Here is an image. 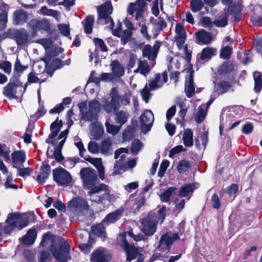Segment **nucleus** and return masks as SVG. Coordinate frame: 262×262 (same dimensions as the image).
<instances>
[{
    "label": "nucleus",
    "instance_id": "f257e3e1",
    "mask_svg": "<svg viewBox=\"0 0 262 262\" xmlns=\"http://www.w3.org/2000/svg\"><path fill=\"white\" fill-rule=\"evenodd\" d=\"M81 178L85 188L89 190V194L91 196L90 200L98 204L104 203L107 201L111 202V195L107 186L104 184L96 185L98 181L96 171L90 168H83L80 170Z\"/></svg>",
    "mask_w": 262,
    "mask_h": 262
},
{
    "label": "nucleus",
    "instance_id": "f03ea898",
    "mask_svg": "<svg viewBox=\"0 0 262 262\" xmlns=\"http://www.w3.org/2000/svg\"><path fill=\"white\" fill-rule=\"evenodd\" d=\"M165 216V207L161 208L157 213L149 212L146 216L140 220L142 231L147 236L153 235L157 230L158 221L162 224L164 222Z\"/></svg>",
    "mask_w": 262,
    "mask_h": 262
},
{
    "label": "nucleus",
    "instance_id": "7ed1b4c3",
    "mask_svg": "<svg viewBox=\"0 0 262 262\" xmlns=\"http://www.w3.org/2000/svg\"><path fill=\"white\" fill-rule=\"evenodd\" d=\"M28 222L27 217L18 212L9 213L5 222L0 223V230L6 234H10L15 228L22 229L28 225Z\"/></svg>",
    "mask_w": 262,
    "mask_h": 262
},
{
    "label": "nucleus",
    "instance_id": "20e7f679",
    "mask_svg": "<svg viewBox=\"0 0 262 262\" xmlns=\"http://www.w3.org/2000/svg\"><path fill=\"white\" fill-rule=\"evenodd\" d=\"M70 247L65 239L59 237L53 241L50 250L58 262H66L71 259Z\"/></svg>",
    "mask_w": 262,
    "mask_h": 262
},
{
    "label": "nucleus",
    "instance_id": "39448f33",
    "mask_svg": "<svg viewBox=\"0 0 262 262\" xmlns=\"http://www.w3.org/2000/svg\"><path fill=\"white\" fill-rule=\"evenodd\" d=\"M177 238V234L171 233H167L162 235L159 246L156 250V252L152 256L151 259H155V257H163L164 254L168 253L170 251V245Z\"/></svg>",
    "mask_w": 262,
    "mask_h": 262
},
{
    "label": "nucleus",
    "instance_id": "423d86ee",
    "mask_svg": "<svg viewBox=\"0 0 262 262\" xmlns=\"http://www.w3.org/2000/svg\"><path fill=\"white\" fill-rule=\"evenodd\" d=\"M113 6L110 0L107 1L103 5L97 9L98 13V23L108 24L111 29H113L114 23L110 14L113 12Z\"/></svg>",
    "mask_w": 262,
    "mask_h": 262
},
{
    "label": "nucleus",
    "instance_id": "0eeeda50",
    "mask_svg": "<svg viewBox=\"0 0 262 262\" xmlns=\"http://www.w3.org/2000/svg\"><path fill=\"white\" fill-rule=\"evenodd\" d=\"M111 101L104 99L102 102V108L107 113H114L118 111L120 108L119 102V94L116 89L113 88L110 93Z\"/></svg>",
    "mask_w": 262,
    "mask_h": 262
},
{
    "label": "nucleus",
    "instance_id": "6e6552de",
    "mask_svg": "<svg viewBox=\"0 0 262 262\" xmlns=\"http://www.w3.org/2000/svg\"><path fill=\"white\" fill-rule=\"evenodd\" d=\"M54 180L60 185H67L71 181V177L69 172L62 168H56L53 171Z\"/></svg>",
    "mask_w": 262,
    "mask_h": 262
},
{
    "label": "nucleus",
    "instance_id": "1a4fd4ad",
    "mask_svg": "<svg viewBox=\"0 0 262 262\" xmlns=\"http://www.w3.org/2000/svg\"><path fill=\"white\" fill-rule=\"evenodd\" d=\"M68 207L74 212H79L83 210H88L89 206L87 201L80 197L73 198L68 202Z\"/></svg>",
    "mask_w": 262,
    "mask_h": 262
},
{
    "label": "nucleus",
    "instance_id": "9d476101",
    "mask_svg": "<svg viewBox=\"0 0 262 262\" xmlns=\"http://www.w3.org/2000/svg\"><path fill=\"white\" fill-rule=\"evenodd\" d=\"M154 121V114L149 110L145 111L140 117V125L142 132L146 133L150 130Z\"/></svg>",
    "mask_w": 262,
    "mask_h": 262
},
{
    "label": "nucleus",
    "instance_id": "9b49d317",
    "mask_svg": "<svg viewBox=\"0 0 262 262\" xmlns=\"http://www.w3.org/2000/svg\"><path fill=\"white\" fill-rule=\"evenodd\" d=\"M145 5V0H138L135 3H130L127 9L128 16L133 17L136 13L135 19L138 20L141 16Z\"/></svg>",
    "mask_w": 262,
    "mask_h": 262
},
{
    "label": "nucleus",
    "instance_id": "f8f14e48",
    "mask_svg": "<svg viewBox=\"0 0 262 262\" xmlns=\"http://www.w3.org/2000/svg\"><path fill=\"white\" fill-rule=\"evenodd\" d=\"M78 107L83 120L86 121H92L98 119V115L93 111L89 109L86 102H80L78 104Z\"/></svg>",
    "mask_w": 262,
    "mask_h": 262
},
{
    "label": "nucleus",
    "instance_id": "ddd939ff",
    "mask_svg": "<svg viewBox=\"0 0 262 262\" xmlns=\"http://www.w3.org/2000/svg\"><path fill=\"white\" fill-rule=\"evenodd\" d=\"M168 80V75L166 71L162 74H157L154 79L149 81V87L150 90H155L161 88Z\"/></svg>",
    "mask_w": 262,
    "mask_h": 262
},
{
    "label": "nucleus",
    "instance_id": "4468645a",
    "mask_svg": "<svg viewBox=\"0 0 262 262\" xmlns=\"http://www.w3.org/2000/svg\"><path fill=\"white\" fill-rule=\"evenodd\" d=\"M61 126L62 121L60 120L59 122H58V119H57L51 124L50 130L51 133L46 140V142L47 143L51 144L53 145H56L57 142L55 139L53 140V138L57 136Z\"/></svg>",
    "mask_w": 262,
    "mask_h": 262
},
{
    "label": "nucleus",
    "instance_id": "2eb2a0df",
    "mask_svg": "<svg viewBox=\"0 0 262 262\" xmlns=\"http://www.w3.org/2000/svg\"><path fill=\"white\" fill-rule=\"evenodd\" d=\"M11 159L13 167H20L26 161V154L23 150L15 151L11 154Z\"/></svg>",
    "mask_w": 262,
    "mask_h": 262
},
{
    "label": "nucleus",
    "instance_id": "dca6fc26",
    "mask_svg": "<svg viewBox=\"0 0 262 262\" xmlns=\"http://www.w3.org/2000/svg\"><path fill=\"white\" fill-rule=\"evenodd\" d=\"M90 132L94 139L99 140L101 138L104 131L102 125L98 122H96L91 124Z\"/></svg>",
    "mask_w": 262,
    "mask_h": 262
},
{
    "label": "nucleus",
    "instance_id": "f3484780",
    "mask_svg": "<svg viewBox=\"0 0 262 262\" xmlns=\"http://www.w3.org/2000/svg\"><path fill=\"white\" fill-rule=\"evenodd\" d=\"M113 140L109 137L101 142L99 145V152L104 156H109L113 154V148L112 147Z\"/></svg>",
    "mask_w": 262,
    "mask_h": 262
},
{
    "label": "nucleus",
    "instance_id": "a211bd4d",
    "mask_svg": "<svg viewBox=\"0 0 262 262\" xmlns=\"http://www.w3.org/2000/svg\"><path fill=\"white\" fill-rule=\"evenodd\" d=\"M85 159L97 168L100 179L103 180L104 179V167L102 165V159L100 158L91 157Z\"/></svg>",
    "mask_w": 262,
    "mask_h": 262
},
{
    "label": "nucleus",
    "instance_id": "6ab92c4d",
    "mask_svg": "<svg viewBox=\"0 0 262 262\" xmlns=\"http://www.w3.org/2000/svg\"><path fill=\"white\" fill-rule=\"evenodd\" d=\"M111 256L105 249H98L93 253L94 262H108Z\"/></svg>",
    "mask_w": 262,
    "mask_h": 262
},
{
    "label": "nucleus",
    "instance_id": "aec40b11",
    "mask_svg": "<svg viewBox=\"0 0 262 262\" xmlns=\"http://www.w3.org/2000/svg\"><path fill=\"white\" fill-rule=\"evenodd\" d=\"M251 21L254 25L259 26L262 24V7L260 5L255 6L251 14Z\"/></svg>",
    "mask_w": 262,
    "mask_h": 262
},
{
    "label": "nucleus",
    "instance_id": "412c9836",
    "mask_svg": "<svg viewBox=\"0 0 262 262\" xmlns=\"http://www.w3.org/2000/svg\"><path fill=\"white\" fill-rule=\"evenodd\" d=\"M195 88L193 83V72L189 73L188 77L186 78L185 91L186 96L190 98L194 94Z\"/></svg>",
    "mask_w": 262,
    "mask_h": 262
},
{
    "label": "nucleus",
    "instance_id": "4be33fe9",
    "mask_svg": "<svg viewBox=\"0 0 262 262\" xmlns=\"http://www.w3.org/2000/svg\"><path fill=\"white\" fill-rule=\"evenodd\" d=\"M51 167L48 164H43L41 166L40 172L36 177L38 183L42 184L45 183L50 174Z\"/></svg>",
    "mask_w": 262,
    "mask_h": 262
},
{
    "label": "nucleus",
    "instance_id": "5701e85b",
    "mask_svg": "<svg viewBox=\"0 0 262 262\" xmlns=\"http://www.w3.org/2000/svg\"><path fill=\"white\" fill-rule=\"evenodd\" d=\"M158 50L150 45H145L142 49V55L144 57H147L149 60H154L157 55Z\"/></svg>",
    "mask_w": 262,
    "mask_h": 262
},
{
    "label": "nucleus",
    "instance_id": "b1692460",
    "mask_svg": "<svg viewBox=\"0 0 262 262\" xmlns=\"http://www.w3.org/2000/svg\"><path fill=\"white\" fill-rule=\"evenodd\" d=\"M123 210L117 209L114 212L109 213L103 220V223L106 225L112 224L119 220L122 214Z\"/></svg>",
    "mask_w": 262,
    "mask_h": 262
},
{
    "label": "nucleus",
    "instance_id": "393cba45",
    "mask_svg": "<svg viewBox=\"0 0 262 262\" xmlns=\"http://www.w3.org/2000/svg\"><path fill=\"white\" fill-rule=\"evenodd\" d=\"M17 87L16 84L10 82L4 88L3 94L10 99L17 98L16 92Z\"/></svg>",
    "mask_w": 262,
    "mask_h": 262
},
{
    "label": "nucleus",
    "instance_id": "a878e982",
    "mask_svg": "<svg viewBox=\"0 0 262 262\" xmlns=\"http://www.w3.org/2000/svg\"><path fill=\"white\" fill-rule=\"evenodd\" d=\"M198 40L204 44H208L212 40V36L209 32L201 30L196 33Z\"/></svg>",
    "mask_w": 262,
    "mask_h": 262
},
{
    "label": "nucleus",
    "instance_id": "bb28decb",
    "mask_svg": "<svg viewBox=\"0 0 262 262\" xmlns=\"http://www.w3.org/2000/svg\"><path fill=\"white\" fill-rule=\"evenodd\" d=\"M115 115V121L116 123L122 126L125 124L129 116V113L127 111H117L114 113Z\"/></svg>",
    "mask_w": 262,
    "mask_h": 262
},
{
    "label": "nucleus",
    "instance_id": "cd10ccee",
    "mask_svg": "<svg viewBox=\"0 0 262 262\" xmlns=\"http://www.w3.org/2000/svg\"><path fill=\"white\" fill-rule=\"evenodd\" d=\"M149 71L150 67L147 60H138V68L134 70V72L135 73L139 72L143 75H146Z\"/></svg>",
    "mask_w": 262,
    "mask_h": 262
},
{
    "label": "nucleus",
    "instance_id": "c85d7f7f",
    "mask_svg": "<svg viewBox=\"0 0 262 262\" xmlns=\"http://www.w3.org/2000/svg\"><path fill=\"white\" fill-rule=\"evenodd\" d=\"M41 14L45 16H52L56 21H59L60 19V13L59 11L48 8L46 6H43L40 10Z\"/></svg>",
    "mask_w": 262,
    "mask_h": 262
},
{
    "label": "nucleus",
    "instance_id": "c756f323",
    "mask_svg": "<svg viewBox=\"0 0 262 262\" xmlns=\"http://www.w3.org/2000/svg\"><path fill=\"white\" fill-rule=\"evenodd\" d=\"M15 37L17 43L20 45L28 41L29 34L25 30H21L15 33Z\"/></svg>",
    "mask_w": 262,
    "mask_h": 262
},
{
    "label": "nucleus",
    "instance_id": "7c9ffc66",
    "mask_svg": "<svg viewBox=\"0 0 262 262\" xmlns=\"http://www.w3.org/2000/svg\"><path fill=\"white\" fill-rule=\"evenodd\" d=\"M183 141L186 146L191 147L193 145V132L191 129L187 128L184 130L183 135Z\"/></svg>",
    "mask_w": 262,
    "mask_h": 262
},
{
    "label": "nucleus",
    "instance_id": "2f4dec72",
    "mask_svg": "<svg viewBox=\"0 0 262 262\" xmlns=\"http://www.w3.org/2000/svg\"><path fill=\"white\" fill-rule=\"evenodd\" d=\"M113 74L116 77H120L124 73L123 66L117 60L113 61L111 64Z\"/></svg>",
    "mask_w": 262,
    "mask_h": 262
},
{
    "label": "nucleus",
    "instance_id": "473e14b6",
    "mask_svg": "<svg viewBox=\"0 0 262 262\" xmlns=\"http://www.w3.org/2000/svg\"><path fill=\"white\" fill-rule=\"evenodd\" d=\"M36 237V233L33 229L29 230L27 234L23 237L22 241L26 245H32Z\"/></svg>",
    "mask_w": 262,
    "mask_h": 262
},
{
    "label": "nucleus",
    "instance_id": "72a5a7b5",
    "mask_svg": "<svg viewBox=\"0 0 262 262\" xmlns=\"http://www.w3.org/2000/svg\"><path fill=\"white\" fill-rule=\"evenodd\" d=\"M253 78L254 80V90L255 92L258 93L261 91L262 86V74L256 71L253 73Z\"/></svg>",
    "mask_w": 262,
    "mask_h": 262
},
{
    "label": "nucleus",
    "instance_id": "f704fd0d",
    "mask_svg": "<svg viewBox=\"0 0 262 262\" xmlns=\"http://www.w3.org/2000/svg\"><path fill=\"white\" fill-rule=\"evenodd\" d=\"M14 16V21L16 25L22 24L27 20V15L23 10L15 12Z\"/></svg>",
    "mask_w": 262,
    "mask_h": 262
},
{
    "label": "nucleus",
    "instance_id": "c9c22d12",
    "mask_svg": "<svg viewBox=\"0 0 262 262\" xmlns=\"http://www.w3.org/2000/svg\"><path fill=\"white\" fill-rule=\"evenodd\" d=\"M207 106L206 105L202 104L199 107V111L195 115V121L197 123H200L204 120L207 114Z\"/></svg>",
    "mask_w": 262,
    "mask_h": 262
},
{
    "label": "nucleus",
    "instance_id": "e433bc0d",
    "mask_svg": "<svg viewBox=\"0 0 262 262\" xmlns=\"http://www.w3.org/2000/svg\"><path fill=\"white\" fill-rule=\"evenodd\" d=\"M195 189V186L194 184H187L182 186L179 191V195L181 197H185L189 195L190 193H191Z\"/></svg>",
    "mask_w": 262,
    "mask_h": 262
},
{
    "label": "nucleus",
    "instance_id": "4c0bfd02",
    "mask_svg": "<svg viewBox=\"0 0 262 262\" xmlns=\"http://www.w3.org/2000/svg\"><path fill=\"white\" fill-rule=\"evenodd\" d=\"M84 21V28L85 32L88 34L91 33L94 22V17L90 15L85 18Z\"/></svg>",
    "mask_w": 262,
    "mask_h": 262
},
{
    "label": "nucleus",
    "instance_id": "58836bf2",
    "mask_svg": "<svg viewBox=\"0 0 262 262\" xmlns=\"http://www.w3.org/2000/svg\"><path fill=\"white\" fill-rule=\"evenodd\" d=\"M216 50L214 48L207 47L204 48L201 53V58L202 60L210 59L213 55H214Z\"/></svg>",
    "mask_w": 262,
    "mask_h": 262
},
{
    "label": "nucleus",
    "instance_id": "ea45409f",
    "mask_svg": "<svg viewBox=\"0 0 262 262\" xmlns=\"http://www.w3.org/2000/svg\"><path fill=\"white\" fill-rule=\"evenodd\" d=\"M105 125L107 133L113 136L117 134L121 127L119 125H114L110 123L108 121H106Z\"/></svg>",
    "mask_w": 262,
    "mask_h": 262
},
{
    "label": "nucleus",
    "instance_id": "a19ab883",
    "mask_svg": "<svg viewBox=\"0 0 262 262\" xmlns=\"http://www.w3.org/2000/svg\"><path fill=\"white\" fill-rule=\"evenodd\" d=\"M153 24L154 29L156 32L161 31L164 28L166 27V21L161 17L155 19Z\"/></svg>",
    "mask_w": 262,
    "mask_h": 262
},
{
    "label": "nucleus",
    "instance_id": "79ce46f5",
    "mask_svg": "<svg viewBox=\"0 0 262 262\" xmlns=\"http://www.w3.org/2000/svg\"><path fill=\"white\" fill-rule=\"evenodd\" d=\"M176 190V187H171L168 188L166 191H165L161 194L160 198L161 201L164 202H168L170 197Z\"/></svg>",
    "mask_w": 262,
    "mask_h": 262
},
{
    "label": "nucleus",
    "instance_id": "37998d69",
    "mask_svg": "<svg viewBox=\"0 0 262 262\" xmlns=\"http://www.w3.org/2000/svg\"><path fill=\"white\" fill-rule=\"evenodd\" d=\"M88 107L98 116V114L101 110V104L98 101L95 99L90 101Z\"/></svg>",
    "mask_w": 262,
    "mask_h": 262
},
{
    "label": "nucleus",
    "instance_id": "c03bdc74",
    "mask_svg": "<svg viewBox=\"0 0 262 262\" xmlns=\"http://www.w3.org/2000/svg\"><path fill=\"white\" fill-rule=\"evenodd\" d=\"M125 250L127 253L126 260L129 262L136 258L138 255V252L135 247H132L129 246L127 248V250Z\"/></svg>",
    "mask_w": 262,
    "mask_h": 262
},
{
    "label": "nucleus",
    "instance_id": "a18cd8bd",
    "mask_svg": "<svg viewBox=\"0 0 262 262\" xmlns=\"http://www.w3.org/2000/svg\"><path fill=\"white\" fill-rule=\"evenodd\" d=\"M92 231L94 234L98 236H105L104 228L101 224L93 226L92 227Z\"/></svg>",
    "mask_w": 262,
    "mask_h": 262
},
{
    "label": "nucleus",
    "instance_id": "49530a36",
    "mask_svg": "<svg viewBox=\"0 0 262 262\" xmlns=\"http://www.w3.org/2000/svg\"><path fill=\"white\" fill-rule=\"evenodd\" d=\"M203 5L202 0H191L190 3L191 10L193 12H196L201 10Z\"/></svg>",
    "mask_w": 262,
    "mask_h": 262
},
{
    "label": "nucleus",
    "instance_id": "de8ad7c7",
    "mask_svg": "<svg viewBox=\"0 0 262 262\" xmlns=\"http://www.w3.org/2000/svg\"><path fill=\"white\" fill-rule=\"evenodd\" d=\"M131 93L130 92L126 93L124 95L120 96L119 95V102L120 105L126 106L129 105L130 102Z\"/></svg>",
    "mask_w": 262,
    "mask_h": 262
},
{
    "label": "nucleus",
    "instance_id": "09e8293b",
    "mask_svg": "<svg viewBox=\"0 0 262 262\" xmlns=\"http://www.w3.org/2000/svg\"><path fill=\"white\" fill-rule=\"evenodd\" d=\"M6 175H7V178L4 184L5 188L17 189L18 186L16 184L13 183V178L11 173L9 172V174H6Z\"/></svg>",
    "mask_w": 262,
    "mask_h": 262
},
{
    "label": "nucleus",
    "instance_id": "8fccbe9b",
    "mask_svg": "<svg viewBox=\"0 0 262 262\" xmlns=\"http://www.w3.org/2000/svg\"><path fill=\"white\" fill-rule=\"evenodd\" d=\"M231 88L230 83L226 81L220 82L217 85L218 91L222 94L226 93Z\"/></svg>",
    "mask_w": 262,
    "mask_h": 262
},
{
    "label": "nucleus",
    "instance_id": "3c124183",
    "mask_svg": "<svg viewBox=\"0 0 262 262\" xmlns=\"http://www.w3.org/2000/svg\"><path fill=\"white\" fill-rule=\"evenodd\" d=\"M28 68V66H22L19 60L17 58L14 66V72L17 75H20Z\"/></svg>",
    "mask_w": 262,
    "mask_h": 262
},
{
    "label": "nucleus",
    "instance_id": "603ef678",
    "mask_svg": "<svg viewBox=\"0 0 262 262\" xmlns=\"http://www.w3.org/2000/svg\"><path fill=\"white\" fill-rule=\"evenodd\" d=\"M190 167V163L187 160L181 161L178 165L177 169L180 173H184Z\"/></svg>",
    "mask_w": 262,
    "mask_h": 262
},
{
    "label": "nucleus",
    "instance_id": "864d4df0",
    "mask_svg": "<svg viewBox=\"0 0 262 262\" xmlns=\"http://www.w3.org/2000/svg\"><path fill=\"white\" fill-rule=\"evenodd\" d=\"M150 89L148 88L147 85L146 84L140 92L142 98L146 103L148 102L149 99L152 96V94L150 93Z\"/></svg>",
    "mask_w": 262,
    "mask_h": 262
},
{
    "label": "nucleus",
    "instance_id": "5fc2aeb1",
    "mask_svg": "<svg viewBox=\"0 0 262 262\" xmlns=\"http://www.w3.org/2000/svg\"><path fill=\"white\" fill-rule=\"evenodd\" d=\"M176 37H186V32L183 26L179 23L177 24L175 27Z\"/></svg>",
    "mask_w": 262,
    "mask_h": 262
},
{
    "label": "nucleus",
    "instance_id": "6e6d98bb",
    "mask_svg": "<svg viewBox=\"0 0 262 262\" xmlns=\"http://www.w3.org/2000/svg\"><path fill=\"white\" fill-rule=\"evenodd\" d=\"M142 146V143L138 140H134L131 144V151L133 154H137L141 149Z\"/></svg>",
    "mask_w": 262,
    "mask_h": 262
},
{
    "label": "nucleus",
    "instance_id": "4d7b16f0",
    "mask_svg": "<svg viewBox=\"0 0 262 262\" xmlns=\"http://www.w3.org/2000/svg\"><path fill=\"white\" fill-rule=\"evenodd\" d=\"M89 151L93 154L99 152V145L95 141H90L88 145Z\"/></svg>",
    "mask_w": 262,
    "mask_h": 262
},
{
    "label": "nucleus",
    "instance_id": "13d9d810",
    "mask_svg": "<svg viewBox=\"0 0 262 262\" xmlns=\"http://www.w3.org/2000/svg\"><path fill=\"white\" fill-rule=\"evenodd\" d=\"M132 35V32L130 30H125L123 32L121 36V41L122 45H125L130 40Z\"/></svg>",
    "mask_w": 262,
    "mask_h": 262
},
{
    "label": "nucleus",
    "instance_id": "bf43d9fd",
    "mask_svg": "<svg viewBox=\"0 0 262 262\" xmlns=\"http://www.w3.org/2000/svg\"><path fill=\"white\" fill-rule=\"evenodd\" d=\"M127 152H128V149L127 148H121L117 149L115 151L114 158L115 159H117L120 156V159L119 161H123L124 159L126 157L125 154L127 153Z\"/></svg>",
    "mask_w": 262,
    "mask_h": 262
},
{
    "label": "nucleus",
    "instance_id": "052dcab7",
    "mask_svg": "<svg viewBox=\"0 0 262 262\" xmlns=\"http://www.w3.org/2000/svg\"><path fill=\"white\" fill-rule=\"evenodd\" d=\"M228 14L224 13V16L222 18H220L213 22V24L217 27H223L227 25Z\"/></svg>",
    "mask_w": 262,
    "mask_h": 262
},
{
    "label": "nucleus",
    "instance_id": "680f3d73",
    "mask_svg": "<svg viewBox=\"0 0 262 262\" xmlns=\"http://www.w3.org/2000/svg\"><path fill=\"white\" fill-rule=\"evenodd\" d=\"M93 41L97 48L100 49L101 51L102 52L107 51V47L102 39L98 38H95Z\"/></svg>",
    "mask_w": 262,
    "mask_h": 262
},
{
    "label": "nucleus",
    "instance_id": "e2e57ef3",
    "mask_svg": "<svg viewBox=\"0 0 262 262\" xmlns=\"http://www.w3.org/2000/svg\"><path fill=\"white\" fill-rule=\"evenodd\" d=\"M69 132V129H66L64 131L60 133V134L59 135V136L57 138V139H62L61 141H60L58 144V147L59 148H61L64 143V142L67 139L68 134Z\"/></svg>",
    "mask_w": 262,
    "mask_h": 262
},
{
    "label": "nucleus",
    "instance_id": "0e129e2a",
    "mask_svg": "<svg viewBox=\"0 0 262 262\" xmlns=\"http://www.w3.org/2000/svg\"><path fill=\"white\" fill-rule=\"evenodd\" d=\"M168 166L169 162L168 161H164L161 163L158 172L159 177H162L164 176Z\"/></svg>",
    "mask_w": 262,
    "mask_h": 262
},
{
    "label": "nucleus",
    "instance_id": "69168bd1",
    "mask_svg": "<svg viewBox=\"0 0 262 262\" xmlns=\"http://www.w3.org/2000/svg\"><path fill=\"white\" fill-rule=\"evenodd\" d=\"M232 53V49L229 47H225L220 53V57L223 59H228Z\"/></svg>",
    "mask_w": 262,
    "mask_h": 262
},
{
    "label": "nucleus",
    "instance_id": "338daca9",
    "mask_svg": "<svg viewBox=\"0 0 262 262\" xmlns=\"http://www.w3.org/2000/svg\"><path fill=\"white\" fill-rule=\"evenodd\" d=\"M0 69H2L6 73L9 74L12 70V65L8 61H4L0 64Z\"/></svg>",
    "mask_w": 262,
    "mask_h": 262
},
{
    "label": "nucleus",
    "instance_id": "774afa93",
    "mask_svg": "<svg viewBox=\"0 0 262 262\" xmlns=\"http://www.w3.org/2000/svg\"><path fill=\"white\" fill-rule=\"evenodd\" d=\"M51 258L50 254L46 251H43L40 254L38 261L39 262H50Z\"/></svg>",
    "mask_w": 262,
    "mask_h": 262
}]
</instances>
